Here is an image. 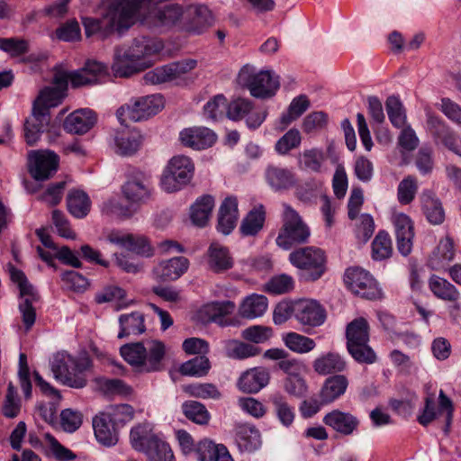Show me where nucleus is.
<instances>
[{"mask_svg":"<svg viewBox=\"0 0 461 461\" xmlns=\"http://www.w3.org/2000/svg\"><path fill=\"white\" fill-rule=\"evenodd\" d=\"M9 274L11 280L18 285L21 296H28L20 303L19 310L25 329L29 330L33 326L36 320V312L32 306V302L37 300V294L34 293L32 285L28 282L22 270L11 266L9 267Z\"/></svg>","mask_w":461,"mask_h":461,"instance_id":"obj_12","label":"nucleus"},{"mask_svg":"<svg viewBox=\"0 0 461 461\" xmlns=\"http://www.w3.org/2000/svg\"><path fill=\"white\" fill-rule=\"evenodd\" d=\"M115 152L122 156H131L140 148L141 138L139 133L128 129L118 130L114 133Z\"/></svg>","mask_w":461,"mask_h":461,"instance_id":"obj_34","label":"nucleus"},{"mask_svg":"<svg viewBox=\"0 0 461 461\" xmlns=\"http://www.w3.org/2000/svg\"><path fill=\"white\" fill-rule=\"evenodd\" d=\"M348 384L344 375L337 374L328 377L320 391L321 403L329 404L339 399L346 393Z\"/></svg>","mask_w":461,"mask_h":461,"instance_id":"obj_30","label":"nucleus"},{"mask_svg":"<svg viewBox=\"0 0 461 461\" xmlns=\"http://www.w3.org/2000/svg\"><path fill=\"white\" fill-rule=\"evenodd\" d=\"M92 366L90 357L84 354L78 357L61 352L57 353L50 363L51 371L57 381L72 388H84L87 384L85 372Z\"/></svg>","mask_w":461,"mask_h":461,"instance_id":"obj_3","label":"nucleus"},{"mask_svg":"<svg viewBox=\"0 0 461 461\" xmlns=\"http://www.w3.org/2000/svg\"><path fill=\"white\" fill-rule=\"evenodd\" d=\"M302 142V135L295 129H290L276 143L275 150L281 156L287 155L292 149L298 148Z\"/></svg>","mask_w":461,"mask_h":461,"instance_id":"obj_55","label":"nucleus"},{"mask_svg":"<svg viewBox=\"0 0 461 461\" xmlns=\"http://www.w3.org/2000/svg\"><path fill=\"white\" fill-rule=\"evenodd\" d=\"M244 86L256 98L267 99L274 96L280 86L279 77L271 70H261L245 77L241 74Z\"/></svg>","mask_w":461,"mask_h":461,"instance_id":"obj_13","label":"nucleus"},{"mask_svg":"<svg viewBox=\"0 0 461 461\" xmlns=\"http://www.w3.org/2000/svg\"><path fill=\"white\" fill-rule=\"evenodd\" d=\"M426 130L436 145H441L451 150L457 140L455 131L441 118L428 114Z\"/></svg>","mask_w":461,"mask_h":461,"instance_id":"obj_19","label":"nucleus"},{"mask_svg":"<svg viewBox=\"0 0 461 461\" xmlns=\"http://www.w3.org/2000/svg\"><path fill=\"white\" fill-rule=\"evenodd\" d=\"M267 308V299L264 295L248 296L240 307V314L247 319L262 316Z\"/></svg>","mask_w":461,"mask_h":461,"instance_id":"obj_44","label":"nucleus"},{"mask_svg":"<svg viewBox=\"0 0 461 461\" xmlns=\"http://www.w3.org/2000/svg\"><path fill=\"white\" fill-rule=\"evenodd\" d=\"M186 14L191 18L189 28L197 32H200L203 28L212 25L213 21L212 12L203 5H191Z\"/></svg>","mask_w":461,"mask_h":461,"instance_id":"obj_45","label":"nucleus"},{"mask_svg":"<svg viewBox=\"0 0 461 461\" xmlns=\"http://www.w3.org/2000/svg\"><path fill=\"white\" fill-rule=\"evenodd\" d=\"M418 190L417 180L412 176L404 177L397 189L398 200L402 204H409L415 197Z\"/></svg>","mask_w":461,"mask_h":461,"instance_id":"obj_62","label":"nucleus"},{"mask_svg":"<svg viewBox=\"0 0 461 461\" xmlns=\"http://www.w3.org/2000/svg\"><path fill=\"white\" fill-rule=\"evenodd\" d=\"M310 106V102L306 95H301L295 97L290 104L288 113L281 117L283 128H285L293 121L300 117Z\"/></svg>","mask_w":461,"mask_h":461,"instance_id":"obj_58","label":"nucleus"},{"mask_svg":"<svg viewBox=\"0 0 461 461\" xmlns=\"http://www.w3.org/2000/svg\"><path fill=\"white\" fill-rule=\"evenodd\" d=\"M154 0H104L105 13L101 18L83 17L82 23L87 38L94 35L101 40L113 32L129 29L136 18L144 14Z\"/></svg>","mask_w":461,"mask_h":461,"instance_id":"obj_1","label":"nucleus"},{"mask_svg":"<svg viewBox=\"0 0 461 461\" xmlns=\"http://www.w3.org/2000/svg\"><path fill=\"white\" fill-rule=\"evenodd\" d=\"M385 108L391 123L396 128H402L406 122V114L400 99L391 95L386 99Z\"/></svg>","mask_w":461,"mask_h":461,"instance_id":"obj_54","label":"nucleus"},{"mask_svg":"<svg viewBox=\"0 0 461 461\" xmlns=\"http://www.w3.org/2000/svg\"><path fill=\"white\" fill-rule=\"evenodd\" d=\"M103 414L109 416L111 421L119 426H123L125 423L133 419V408L129 404H120L110 406L108 410Z\"/></svg>","mask_w":461,"mask_h":461,"instance_id":"obj_61","label":"nucleus"},{"mask_svg":"<svg viewBox=\"0 0 461 461\" xmlns=\"http://www.w3.org/2000/svg\"><path fill=\"white\" fill-rule=\"evenodd\" d=\"M0 50L17 57L28 52V42L19 38H0Z\"/></svg>","mask_w":461,"mask_h":461,"instance_id":"obj_64","label":"nucleus"},{"mask_svg":"<svg viewBox=\"0 0 461 461\" xmlns=\"http://www.w3.org/2000/svg\"><path fill=\"white\" fill-rule=\"evenodd\" d=\"M289 260L293 266L303 271L305 280L315 281L321 277L326 270V257L319 248L304 247L291 252Z\"/></svg>","mask_w":461,"mask_h":461,"instance_id":"obj_8","label":"nucleus"},{"mask_svg":"<svg viewBox=\"0 0 461 461\" xmlns=\"http://www.w3.org/2000/svg\"><path fill=\"white\" fill-rule=\"evenodd\" d=\"M422 210L427 220L435 225L441 224L445 219V212L440 201L430 191L421 194Z\"/></svg>","mask_w":461,"mask_h":461,"instance_id":"obj_37","label":"nucleus"},{"mask_svg":"<svg viewBox=\"0 0 461 461\" xmlns=\"http://www.w3.org/2000/svg\"><path fill=\"white\" fill-rule=\"evenodd\" d=\"M59 157L50 150H32L28 155V168L37 181L51 177L58 169Z\"/></svg>","mask_w":461,"mask_h":461,"instance_id":"obj_16","label":"nucleus"},{"mask_svg":"<svg viewBox=\"0 0 461 461\" xmlns=\"http://www.w3.org/2000/svg\"><path fill=\"white\" fill-rule=\"evenodd\" d=\"M195 452L199 461H233L224 445L207 438L198 443Z\"/></svg>","mask_w":461,"mask_h":461,"instance_id":"obj_32","label":"nucleus"},{"mask_svg":"<svg viewBox=\"0 0 461 461\" xmlns=\"http://www.w3.org/2000/svg\"><path fill=\"white\" fill-rule=\"evenodd\" d=\"M284 344L293 352L306 354L316 347L315 341L296 332H288L283 336Z\"/></svg>","mask_w":461,"mask_h":461,"instance_id":"obj_47","label":"nucleus"},{"mask_svg":"<svg viewBox=\"0 0 461 461\" xmlns=\"http://www.w3.org/2000/svg\"><path fill=\"white\" fill-rule=\"evenodd\" d=\"M428 285L436 298L453 303H455L454 307L459 309L457 302L460 299V293L449 281L437 275H432L428 281Z\"/></svg>","mask_w":461,"mask_h":461,"instance_id":"obj_28","label":"nucleus"},{"mask_svg":"<svg viewBox=\"0 0 461 461\" xmlns=\"http://www.w3.org/2000/svg\"><path fill=\"white\" fill-rule=\"evenodd\" d=\"M64 96L65 92L62 89L47 86L41 91L33 104H38L39 107H45L49 111L50 107L59 105Z\"/></svg>","mask_w":461,"mask_h":461,"instance_id":"obj_57","label":"nucleus"},{"mask_svg":"<svg viewBox=\"0 0 461 461\" xmlns=\"http://www.w3.org/2000/svg\"><path fill=\"white\" fill-rule=\"evenodd\" d=\"M184 8L178 4H169L158 7L153 19L158 26L170 28L177 25L184 18Z\"/></svg>","mask_w":461,"mask_h":461,"instance_id":"obj_35","label":"nucleus"},{"mask_svg":"<svg viewBox=\"0 0 461 461\" xmlns=\"http://www.w3.org/2000/svg\"><path fill=\"white\" fill-rule=\"evenodd\" d=\"M195 66L196 60L194 59L172 62L148 71L143 76V80L146 84L150 85L175 81L180 78L183 75L194 69Z\"/></svg>","mask_w":461,"mask_h":461,"instance_id":"obj_14","label":"nucleus"},{"mask_svg":"<svg viewBox=\"0 0 461 461\" xmlns=\"http://www.w3.org/2000/svg\"><path fill=\"white\" fill-rule=\"evenodd\" d=\"M270 380L269 371L263 366H258L244 372L238 381V387L247 393H257L266 387Z\"/></svg>","mask_w":461,"mask_h":461,"instance_id":"obj_25","label":"nucleus"},{"mask_svg":"<svg viewBox=\"0 0 461 461\" xmlns=\"http://www.w3.org/2000/svg\"><path fill=\"white\" fill-rule=\"evenodd\" d=\"M235 310V304L231 301L214 302L205 305L203 312L207 316V321L217 323L221 327L233 326L235 321L230 319Z\"/></svg>","mask_w":461,"mask_h":461,"instance_id":"obj_29","label":"nucleus"},{"mask_svg":"<svg viewBox=\"0 0 461 461\" xmlns=\"http://www.w3.org/2000/svg\"><path fill=\"white\" fill-rule=\"evenodd\" d=\"M194 172V165L189 157L175 156L163 171L160 185L167 193L176 192L191 181Z\"/></svg>","mask_w":461,"mask_h":461,"instance_id":"obj_9","label":"nucleus"},{"mask_svg":"<svg viewBox=\"0 0 461 461\" xmlns=\"http://www.w3.org/2000/svg\"><path fill=\"white\" fill-rule=\"evenodd\" d=\"M346 339L347 349L355 361L366 365L376 361V354L368 345L369 325L365 318L354 319L347 325Z\"/></svg>","mask_w":461,"mask_h":461,"instance_id":"obj_5","label":"nucleus"},{"mask_svg":"<svg viewBox=\"0 0 461 461\" xmlns=\"http://www.w3.org/2000/svg\"><path fill=\"white\" fill-rule=\"evenodd\" d=\"M189 261L185 257H174L160 261L152 270L153 276L160 282L175 281L188 269Z\"/></svg>","mask_w":461,"mask_h":461,"instance_id":"obj_22","label":"nucleus"},{"mask_svg":"<svg viewBox=\"0 0 461 461\" xmlns=\"http://www.w3.org/2000/svg\"><path fill=\"white\" fill-rule=\"evenodd\" d=\"M108 74V68L105 64L88 59L83 68L70 73H58L54 77L52 87L62 89L66 92L68 81L72 86L79 87L86 85L96 84L99 79Z\"/></svg>","mask_w":461,"mask_h":461,"instance_id":"obj_7","label":"nucleus"},{"mask_svg":"<svg viewBox=\"0 0 461 461\" xmlns=\"http://www.w3.org/2000/svg\"><path fill=\"white\" fill-rule=\"evenodd\" d=\"M395 230L396 246L399 253L408 256L412 249L414 237L413 224L410 217L404 213H395L393 216Z\"/></svg>","mask_w":461,"mask_h":461,"instance_id":"obj_20","label":"nucleus"},{"mask_svg":"<svg viewBox=\"0 0 461 461\" xmlns=\"http://www.w3.org/2000/svg\"><path fill=\"white\" fill-rule=\"evenodd\" d=\"M162 44L154 39L140 36L132 41L129 47L118 46L114 49L112 70L115 77H128L140 72L149 65L147 57L158 53Z\"/></svg>","mask_w":461,"mask_h":461,"instance_id":"obj_2","label":"nucleus"},{"mask_svg":"<svg viewBox=\"0 0 461 461\" xmlns=\"http://www.w3.org/2000/svg\"><path fill=\"white\" fill-rule=\"evenodd\" d=\"M323 161V151L316 148L303 150L298 158L299 167L302 169L315 173L321 171Z\"/></svg>","mask_w":461,"mask_h":461,"instance_id":"obj_51","label":"nucleus"},{"mask_svg":"<svg viewBox=\"0 0 461 461\" xmlns=\"http://www.w3.org/2000/svg\"><path fill=\"white\" fill-rule=\"evenodd\" d=\"M214 199L212 195L204 194L198 198L191 207L190 217L194 225L203 227L212 213Z\"/></svg>","mask_w":461,"mask_h":461,"instance_id":"obj_42","label":"nucleus"},{"mask_svg":"<svg viewBox=\"0 0 461 461\" xmlns=\"http://www.w3.org/2000/svg\"><path fill=\"white\" fill-rule=\"evenodd\" d=\"M210 369V361L205 356H197L180 366V373L189 376H203Z\"/></svg>","mask_w":461,"mask_h":461,"instance_id":"obj_56","label":"nucleus"},{"mask_svg":"<svg viewBox=\"0 0 461 461\" xmlns=\"http://www.w3.org/2000/svg\"><path fill=\"white\" fill-rule=\"evenodd\" d=\"M344 282L352 293L363 298L373 300L381 295V289L375 279L362 267H348L344 275Z\"/></svg>","mask_w":461,"mask_h":461,"instance_id":"obj_11","label":"nucleus"},{"mask_svg":"<svg viewBox=\"0 0 461 461\" xmlns=\"http://www.w3.org/2000/svg\"><path fill=\"white\" fill-rule=\"evenodd\" d=\"M228 102L223 95H217L203 106V116L210 121L217 122L226 117Z\"/></svg>","mask_w":461,"mask_h":461,"instance_id":"obj_50","label":"nucleus"},{"mask_svg":"<svg viewBox=\"0 0 461 461\" xmlns=\"http://www.w3.org/2000/svg\"><path fill=\"white\" fill-rule=\"evenodd\" d=\"M122 192L125 199L131 203H145L151 194L149 176L140 170H130L122 186Z\"/></svg>","mask_w":461,"mask_h":461,"instance_id":"obj_15","label":"nucleus"},{"mask_svg":"<svg viewBox=\"0 0 461 461\" xmlns=\"http://www.w3.org/2000/svg\"><path fill=\"white\" fill-rule=\"evenodd\" d=\"M163 97L160 95H151L134 99L131 104L121 106L117 112V118L122 123L127 119L132 122L147 120L157 114L163 107Z\"/></svg>","mask_w":461,"mask_h":461,"instance_id":"obj_10","label":"nucleus"},{"mask_svg":"<svg viewBox=\"0 0 461 461\" xmlns=\"http://www.w3.org/2000/svg\"><path fill=\"white\" fill-rule=\"evenodd\" d=\"M266 178L269 185L276 191L288 189L294 185V174L287 168L276 166L267 168Z\"/></svg>","mask_w":461,"mask_h":461,"instance_id":"obj_40","label":"nucleus"},{"mask_svg":"<svg viewBox=\"0 0 461 461\" xmlns=\"http://www.w3.org/2000/svg\"><path fill=\"white\" fill-rule=\"evenodd\" d=\"M149 430L148 425H138L131 430V443L134 449L144 452L151 438H158V436L149 434Z\"/></svg>","mask_w":461,"mask_h":461,"instance_id":"obj_60","label":"nucleus"},{"mask_svg":"<svg viewBox=\"0 0 461 461\" xmlns=\"http://www.w3.org/2000/svg\"><path fill=\"white\" fill-rule=\"evenodd\" d=\"M312 366L319 375H337L346 369L347 363L339 354L329 352L317 357L313 361Z\"/></svg>","mask_w":461,"mask_h":461,"instance_id":"obj_33","label":"nucleus"},{"mask_svg":"<svg viewBox=\"0 0 461 461\" xmlns=\"http://www.w3.org/2000/svg\"><path fill=\"white\" fill-rule=\"evenodd\" d=\"M239 446L248 452H253L261 446V437L254 426L244 425L238 430Z\"/></svg>","mask_w":461,"mask_h":461,"instance_id":"obj_48","label":"nucleus"},{"mask_svg":"<svg viewBox=\"0 0 461 461\" xmlns=\"http://www.w3.org/2000/svg\"><path fill=\"white\" fill-rule=\"evenodd\" d=\"M68 212L76 218H85L91 209V200L82 190H71L67 196Z\"/></svg>","mask_w":461,"mask_h":461,"instance_id":"obj_38","label":"nucleus"},{"mask_svg":"<svg viewBox=\"0 0 461 461\" xmlns=\"http://www.w3.org/2000/svg\"><path fill=\"white\" fill-rule=\"evenodd\" d=\"M295 319L303 326H321L326 319L324 309L313 300L295 302Z\"/></svg>","mask_w":461,"mask_h":461,"instance_id":"obj_21","label":"nucleus"},{"mask_svg":"<svg viewBox=\"0 0 461 461\" xmlns=\"http://www.w3.org/2000/svg\"><path fill=\"white\" fill-rule=\"evenodd\" d=\"M269 401L278 421L285 428L291 427L295 419V412L285 397L280 393H274L270 396Z\"/></svg>","mask_w":461,"mask_h":461,"instance_id":"obj_43","label":"nucleus"},{"mask_svg":"<svg viewBox=\"0 0 461 461\" xmlns=\"http://www.w3.org/2000/svg\"><path fill=\"white\" fill-rule=\"evenodd\" d=\"M97 117L94 111L85 108L78 109L68 114L64 122V130L72 134L86 133L96 123Z\"/></svg>","mask_w":461,"mask_h":461,"instance_id":"obj_23","label":"nucleus"},{"mask_svg":"<svg viewBox=\"0 0 461 461\" xmlns=\"http://www.w3.org/2000/svg\"><path fill=\"white\" fill-rule=\"evenodd\" d=\"M322 421L325 425L332 428V429L343 436L352 435L357 430L360 423L359 420L350 412L339 410H333L328 412L323 417Z\"/></svg>","mask_w":461,"mask_h":461,"instance_id":"obj_24","label":"nucleus"},{"mask_svg":"<svg viewBox=\"0 0 461 461\" xmlns=\"http://www.w3.org/2000/svg\"><path fill=\"white\" fill-rule=\"evenodd\" d=\"M185 416L193 422L205 425L210 420V413L203 404L196 401H187L182 404Z\"/></svg>","mask_w":461,"mask_h":461,"instance_id":"obj_52","label":"nucleus"},{"mask_svg":"<svg viewBox=\"0 0 461 461\" xmlns=\"http://www.w3.org/2000/svg\"><path fill=\"white\" fill-rule=\"evenodd\" d=\"M144 453L149 461H176L169 445L159 438H151Z\"/></svg>","mask_w":461,"mask_h":461,"instance_id":"obj_46","label":"nucleus"},{"mask_svg":"<svg viewBox=\"0 0 461 461\" xmlns=\"http://www.w3.org/2000/svg\"><path fill=\"white\" fill-rule=\"evenodd\" d=\"M266 212L263 205L253 208L242 220L240 231L242 236H256L264 226Z\"/></svg>","mask_w":461,"mask_h":461,"instance_id":"obj_39","label":"nucleus"},{"mask_svg":"<svg viewBox=\"0 0 461 461\" xmlns=\"http://www.w3.org/2000/svg\"><path fill=\"white\" fill-rule=\"evenodd\" d=\"M95 436L104 446L111 447L118 441V426L106 414L100 413L93 420Z\"/></svg>","mask_w":461,"mask_h":461,"instance_id":"obj_27","label":"nucleus"},{"mask_svg":"<svg viewBox=\"0 0 461 461\" xmlns=\"http://www.w3.org/2000/svg\"><path fill=\"white\" fill-rule=\"evenodd\" d=\"M179 140L185 147L203 150L214 145L217 135L207 127L194 126L182 130L179 133Z\"/></svg>","mask_w":461,"mask_h":461,"instance_id":"obj_18","label":"nucleus"},{"mask_svg":"<svg viewBox=\"0 0 461 461\" xmlns=\"http://www.w3.org/2000/svg\"><path fill=\"white\" fill-rule=\"evenodd\" d=\"M120 331L118 339H123L131 335H140L145 332L144 315L140 312L129 314H122L119 317Z\"/></svg>","mask_w":461,"mask_h":461,"instance_id":"obj_36","label":"nucleus"},{"mask_svg":"<svg viewBox=\"0 0 461 461\" xmlns=\"http://www.w3.org/2000/svg\"><path fill=\"white\" fill-rule=\"evenodd\" d=\"M455 252L454 240L449 236L441 239L429 258V267L438 271L445 269L454 259Z\"/></svg>","mask_w":461,"mask_h":461,"instance_id":"obj_31","label":"nucleus"},{"mask_svg":"<svg viewBox=\"0 0 461 461\" xmlns=\"http://www.w3.org/2000/svg\"><path fill=\"white\" fill-rule=\"evenodd\" d=\"M253 110L251 101L237 98L228 103L226 117L231 121H240Z\"/></svg>","mask_w":461,"mask_h":461,"instance_id":"obj_59","label":"nucleus"},{"mask_svg":"<svg viewBox=\"0 0 461 461\" xmlns=\"http://www.w3.org/2000/svg\"><path fill=\"white\" fill-rule=\"evenodd\" d=\"M208 252L209 266L214 272H222L232 267L233 259L227 248L218 243H212Z\"/></svg>","mask_w":461,"mask_h":461,"instance_id":"obj_41","label":"nucleus"},{"mask_svg":"<svg viewBox=\"0 0 461 461\" xmlns=\"http://www.w3.org/2000/svg\"><path fill=\"white\" fill-rule=\"evenodd\" d=\"M393 247L389 234L380 231L372 242V258L375 260H384L392 256Z\"/></svg>","mask_w":461,"mask_h":461,"instance_id":"obj_53","label":"nucleus"},{"mask_svg":"<svg viewBox=\"0 0 461 461\" xmlns=\"http://www.w3.org/2000/svg\"><path fill=\"white\" fill-rule=\"evenodd\" d=\"M50 122V111L45 107L33 104L32 114L24 122V139L28 145L33 146L41 134L47 131Z\"/></svg>","mask_w":461,"mask_h":461,"instance_id":"obj_17","label":"nucleus"},{"mask_svg":"<svg viewBox=\"0 0 461 461\" xmlns=\"http://www.w3.org/2000/svg\"><path fill=\"white\" fill-rule=\"evenodd\" d=\"M238 218L237 198H225L219 209L217 230L224 235L230 234L236 227Z\"/></svg>","mask_w":461,"mask_h":461,"instance_id":"obj_26","label":"nucleus"},{"mask_svg":"<svg viewBox=\"0 0 461 461\" xmlns=\"http://www.w3.org/2000/svg\"><path fill=\"white\" fill-rule=\"evenodd\" d=\"M224 348L227 357L235 359L248 358L259 353L257 347L235 339L225 341Z\"/></svg>","mask_w":461,"mask_h":461,"instance_id":"obj_49","label":"nucleus"},{"mask_svg":"<svg viewBox=\"0 0 461 461\" xmlns=\"http://www.w3.org/2000/svg\"><path fill=\"white\" fill-rule=\"evenodd\" d=\"M120 352L130 365L151 372L160 369L165 346L158 340L148 342L146 347L142 342H136L123 345Z\"/></svg>","mask_w":461,"mask_h":461,"instance_id":"obj_4","label":"nucleus"},{"mask_svg":"<svg viewBox=\"0 0 461 461\" xmlns=\"http://www.w3.org/2000/svg\"><path fill=\"white\" fill-rule=\"evenodd\" d=\"M282 227L276 239V245L283 249L308 241L311 230L302 216L290 204L283 203Z\"/></svg>","mask_w":461,"mask_h":461,"instance_id":"obj_6","label":"nucleus"},{"mask_svg":"<svg viewBox=\"0 0 461 461\" xmlns=\"http://www.w3.org/2000/svg\"><path fill=\"white\" fill-rule=\"evenodd\" d=\"M293 288L294 280L285 274L276 276L266 284V290L273 294H285L293 290Z\"/></svg>","mask_w":461,"mask_h":461,"instance_id":"obj_63","label":"nucleus"}]
</instances>
